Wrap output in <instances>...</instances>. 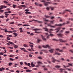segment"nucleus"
<instances>
[{"label":"nucleus","mask_w":73,"mask_h":73,"mask_svg":"<svg viewBox=\"0 0 73 73\" xmlns=\"http://www.w3.org/2000/svg\"><path fill=\"white\" fill-rule=\"evenodd\" d=\"M42 67H43V68H44V71H45V70H46V68H45V66H42Z\"/></svg>","instance_id":"ea45409f"},{"label":"nucleus","mask_w":73,"mask_h":73,"mask_svg":"<svg viewBox=\"0 0 73 73\" xmlns=\"http://www.w3.org/2000/svg\"><path fill=\"white\" fill-rule=\"evenodd\" d=\"M33 29V30H34L35 31H37V30H40V29Z\"/></svg>","instance_id":"c85d7f7f"},{"label":"nucleus","mask_w":73,"mask_h":73,"mask_svg":"<svg viewBox=\"0 0 73 73\" xmlns=\"http://www.w3.org/2000/svg\"><path fill=\"white\" fill-rule=\"evenodd\" d=\"M50 16H46V18H50Z\"/></svg>","instance_id":"13d9d810"},{"label":"nucleus","mask_w":73,"mask_h":73,"mask_svg":"<svg viewBox=\"0 0 73 73\" xmlns=\"http://www.w3.org/2000/svg\"><path fill=\"white\" fill-rule=\"evenodd\" d=\"M26 72H31V70H26Z\"/></svg>","instance_id":"bb28decb"},{"label":"nucleus","mask_w":73,"mask_h":73,"mask_svg":"<svg viewBox=\"0 0 73 73\" xmlns=\"http://www.w3.org/2000/svg\"><path fill=\"white\" fill-rule=\"evenodd\" d=\"M50 2H46V5H48V4H50Z\"/></svg>","instance_id":"c03bdc74"},{"label":"nucleus","mask_w":73,"mask_h":73,"mask_svg":"<svg viewBox=\"0 0 73 73\" xmlns=\"http://www.w3.org/2000/svg\"><path fill=\"white\" fill-rule=\"evenodd\" d=\"M70 51L72 53H73V51L72 50H70Z\"/></svg>","instance_id":"774afa93"},{"label":"nucleus","mask_w":73,"mask_h":73,"mask_svg":"<svg viewBox=\"0 0 73 73\" xmlns=\"http://www.w3.org/2000/svg\"><path fill=\"white\" fill-rule=\"evenodd\" d=\"M68 64L69 65V66H73V65L72 64L68 63Z\"/></svg>","instance_id":"4c0bfd02"},{"label":"nucleus","mask_w":73,"mask_h":73,"mask_svg":"<svg viewBox=\"0 0 73 73\" xmlns=\"http://www.w3.org/2000/svg\"><path fill=\"white\" fill-rule=\"evenodd\" d=\"M48 22V23H49V22H50V23H51V24H53V22H54V21H49L48 20H46V22Z\"/></svg>","instance_id":"39448f33"},{"label":"nucleus","mask_w":73,"mask_h":73,"mask_svg":"<svg viewBox=\"0 0 73 73\" xmlns=\"http://www.w3.org/2000/svg\"><path fill=\"white\" fill-rule=\"evenodd\" d=\"M32 21H35V22H36L37 21V22H38V23H42V22L41 21H37L35 19H33L32 20Z\"/></svg>","instance_id":"f03ea898"},{"label":"nucleus","mask_w":73,"mask_h":73,"mask_svg":"<svg viewBox=\"0 0 73 73\" xmlns=\"http://www.w3.org/2000/svg\"><path fill=\"white\" fill-rule=\"evenodd\" d=\"M63 66H64V68H66V67H69V66H65V65H63Z\"/></svg>","instance_id":"58836bf2"},{"label":"nucleus","mask_w":73,"mask_h":73,"mask_svg":"<svg viewBox=\"0 0 73 73\" xmlns=\"http://www.w3.org/2000/svg\"><path fill=\"white\" fill-rule=\"evenodd\" d=\"M56 50H58L59 52H63V51H62V50H60L58 48H57L56 49Z\"/></svg>","instance_id":"dca6fc26"},{"label":"nucleus","mask_w":73,"mask_h":73,"mask_svg":"<svg viewBox=\"0 0 73 73\" xmlns=\"http://www.w3.org/2000/svg\"><path fill=\"white\" fill-rule=\"evenodd\" d=\"M14 46L15 48H18V46L17 45H14Z\"/></svg>","instance_id":"a878e982"},{"label":"nucleus","mask_w":73,"mask_h":73,"mask_svg":"<svg viewBox=\"0 0 73 73\" xmlns=\"http://www.w3.org/2000/svg\"><path fill=\"white\" fill-rule=\"evenodd\" d=\"M5 70V68L3 67H2L1 68H0V71H1V72H2L3 70Z\"/></svg>","instance_id":"2eb2a0df"},{"label":"nucleus","mask_w":73,"mask_h":73,"mask_svg":"<svg viewBox=\"0 0 73 73\" xmlns=\"http://www.w3.org/2000/svg\"><path fill=\"white\" fill-rule=\"evenodd\" d=\"M26 14H31V13L30 12H25Z\"/></svg>","instance_id":"393cba45"},{"label":"nucleus","mask_w":73,"mask_h":73,"mask_svg":"<svg viewBox=\"0 0 73 73\" xmlns=\"http://www.w3.org/2000/svg\"><path fill=\"white\" fill-rule=\"evenodd\" d=\"M27 65L28 66H30L31 65V64H30V63H28Z\"/></svg>","instance_id":"4d7b16f0"},{"label":"nucleus","mask_w":73,"mask_h":73,"mask_svg":"<svg viewBox=\"0 0 73 73\" xmlns=\"http://www.w3.org/2000/svg\"><path fill=\"white\" fill-rule=\"evenodd\" d=\"M55 54H58V55H61V54L58 53V52H55Z\"/></svg>","instance_id":"4be33fe9"},{"label":"nucleus","mask_w":73,"mask_h":73,"mask_svg":"<svg viewBox=\"0 0 73 73\" xmlns=\"http://www.w3.org/2000/svg\"><path fill=\"white\" fill-rule=\"evenodd\" d=\"M31 66L32 67H34L35 66V65L33 64V62H32L31 63Z\"/></svg>","instance_id":"6ab92c4d"},{"label":"nucleus","mask_w":73,"mask_h":73,"mask_svg":"<svg viewBox=\"0 0 73 73\" xmlns=\"http://www.w3.org/2000/svg\"><path fill=\"white\" fill-rule=\"evenodd\" d=\"M51 31H53V30L51 29H50V30H48L47 28L46 29V31H48V32L49 33H50Z\"/></svg>","instance_id":"423d86ee"},{"label":"nucleus","mask_w":73,"mask_h":73,"mask_svg":"<svg viewBox=\"0 0 73 73\" xmlns=\"http://www.w3.org/2000/svg\"><path fill=\"white\" fill-rule=\"evenodd\" d=\"M7 7L4 5H1V8H2V9H3V8H6Z\"/></svg>","instance_id":"1a4fd4ad"},{"label":"nucleus","mask_w":73,"mask_h":73,"mask_svg":"<svg viewBox=\"0 0 73 73\" xmlns=\"http://www.w3.org/2000/svg\"><path fill=\"white\" fill-rule=\"evenodd\" d=\"M49 36H51V37H52V36H53L54 35L53 34H50L47 37V39H49Z\"/></svg>","instance_id":"0eeeda50"},{"label":"nucleus","mask_w":73,"mask_h":73,"mask_svg":"<svg viewBox=\"0 0 73 73\" xmlns=\"http://www.w3.org/2000/svg\"><path fill=\"white\" fill-rule=\"evenodd\" d=\"M23 46H24L25 47H28V45H26L25 44H24Z\"/></svg>","instance_id":"72a5a7b5"},{"label":"nucleus","mask_w":73,"mask_h":73,"mask_svg":"<svg viewBox=\"0 0 73 73\" xmlns=\"http://www.w3.org/2000/svg\"><path fill=\"white\" fill-rule=\"evenodd\" d=\"M13 34L14 35H15L14 37H17V36L18 35L16 33H13Z\"/></svg>","instance_id":"a211bd4d"},{"label":"nucleus","mask_w":73,"mask_h":73,"mask_svg":"<svg viewBox=\"0 0 73 73\" xmlns=\"http://www.w3.org/2000/svg\"><path fill=\"white\" fill-rule=\"evenodd\" d=\"M60 72H62V71H63V70H64V69H62V68H60Z\"/></svg>","instance_id":"2f4dec72"},{"label":"nucleus","mask_w":73,"mask_h":73,"mask_svg":"<svg viewBox=\"0 0 73 73\" xmlns=\"http://www.w3.org/2000/svg\"><path fill=\"white\" fill-rule=\"evenodd\" d=\"M13 32H17V31L16 30H13Z\"/></svg>","instance_id":"e2e57ef3"},{"label":"nucleus","mask_w":73,"mask_h":73,"mask_svg":"<svg viewBox=\"0 0 73 73\" xmlns=\"http://www.w3.org/2000/svg\"><path fill=\"white\" fill-rule=\"evenodd\" d=\"M0 12H4V10H0Z\"/></svg>","instance_id":"0e129e2a"},{"label":"nucleus","mask_w":73,"mask_h":73,"mask_svg":"<svg viewBox=\"0 0 73 73\" xmlns=\"http://www.w3.org/2000/svg\"><path fill=\"white\" fill-rule=\"evenodd\" d=\"M55 67L56 68H60V66L57 65V66H55Z\"/></svg>","instance_id":"cd10ccee"},{"label":"nucleus","mask_w":73,"mask_h":73,"mask_svg":"<svg viewBox=\"0 0 73 73\" xmlns=\"http://www.w3.org/2000/svg\"><path fill=\"white\" fill-rule=\"evenodd\" d=\"M4 54V53L3 52L0 53V55H3Z\"/></svg>","instance_id":"8fccbe9b"},{"label":"nucleus","mask_w":73,"mask_h":73,"mask_svg":"<svg viewBox=\"0 0 73 73\" xmlns=\"http://www.w3.org/2000/svg\"><path fill=\"white\" fill-rule=\"evenodd\" d=\"M0 18H4V17L3 16H0Z\"/></svg>","instance_id":"3c124183"},{"label":"nucleus","mask_w":73,"mask_h":73,"mask_svg":"<svg viewBox=\"0 0 73 73\" xmlns=\"http://www.w3.org/2000/svg\"><path fill=\"white\" fill-rule=\"evenodd\" d=\"M41 37H42L43 40H46V39L45 38V36H43L42 35H41Z\"/></svg>","instance_id":"4468645a"},{"label":"nucleus","mask_w":73,"mask_h":73,"mask_svg":"<svg viewBox=\"0 0 73 73\" xmlns=\"http://www.w3.org/2000/svg\"><path fill=\"white\" fill-rule=\"evenodd\" d=\"M38 65H40V64H42V63L41 62H38Z\"/></svg>","instance_id":"f704fd0d"},{"label":"nucleus","mask_w":73,"mask_h":73,"mask_svg":"<svg viewBox=\"0 0 73 73\" xmlns=\"http://www.w3.org/2000/svg\"><path fill=\"white\" fill-rule=\"evenodd\" d=\"M18 7L19 8V9H22V7L20 6H18Z\"/></svg>","instance_id":"a19ab883"},{"label":"nucleus","mask_w":73,"mask_h":73,"mask_svg":"<svg viewBox=\"0 0 73 73\" xmlns=\"http://www.w3.org/2000/svg\"><path fill=\"white\" fill-rule=\"evenodd\" d=\"M3 2H4V3H5L6 4H7V3H8V2H7L5 1H4Z\"/></svg>","instance_id":"e433bc0d"},{"label":"nucleus","mask_w":73,"mask_h":73,"mask_svg":"<svg viewBox=\"0 0 73 73\" xmlns=\"http://www.w3.org/2000/svg\"><path fill=\"white\" fill-rule=\"evenodd\" d=\"M35 5H38V4L36 2H35Z\"/></svg>","instance_id":"bf43d9fd"},{"label":"nucleus","mask_w":73,"mask_h":73,"mask_svg":"<svg viewBox=\"0 0 73 73\" xmlns=\"http://www.w3.org/2000/svg\"><path fill=\"white\" fill-rule=\"evenodd\" d=\"M41 2H43V3H44V5H45V6H46V1H41Z\"/></svg>","instance_id":"f3484780"},{"label":"nucleus","mask_w":73,"mask_h":73,"mask_svg":"<svg viewBox=\"0 0 73 73\" xmlns=\"http://www.w3.org/2000/svg\"><path fill=\"white\" fill-rule=\"evenodd\" d=\"M9 72H14L15 71L13 70H10L9 71Z\"/></svg>","instance_id":"5fc2aeb1"},{"label":"nucleus","mask_w":73,"mask_h":73,"mask_svg":"<svg viewBox=\"0 0 73 73\" xmlns=\"http://www.w3.org/2000/svg\"><path fill=\"white\" fill-rule=\"evenodd\" d=\"M9 44H11V45H15V44L11 42H9Z\"/></svg>","instance_id":"ddd939ff"},{"label":"nucleus","mask_w":73,"mask_h":73,"mask_svg":"<svg viewBox=\"0 0 73 73\" xmlns=\"http://www.w3.org/2000/svg\"><path fill=\"white\" fill-rule=\"evenodd\" d=\"M70 32L69 31H66L65 32V33H66V34H68V33H69Z\"/></svg>","instance_id":"b1692460"},{"label":"nucleus","mask_w":73,"mask_h":73,"mask_svg":"<svg viewBox=\"0 0 73 73\" xmlns=\"http://www.w3.org/2000/svg\"><path fill=\"white\" fill-rule=\"evenodd\" d=\"M10 60H11V61H14V59L12 58H9Z\"/></svg>","instance_id":"7c9ffc66"},{"label":"nucleus","mask_w":73,"mask_h":73,"mask_svg":"<svg viewBox=\"0 0 73 73\" xmlns=\"http://www.w3.org/2000/svg\"><path fill=\"white\" fill-rule=\"evenodd\" d=\"M60 28H61L58 27L55 29V30H56L57 31L56 32V33H57V32H58V31L60 30Z\"/></svg>","instance_id":"6e6552de"},{"label":"nucleus","mask_w":73,"mask_h":73,"mask_svg":"<svg viewBox=\"0 0 73 73\" xmlns=\"http://www.w3.org/2000/svg\"><path fill=\"white\" fill-rule=\"evenodd\" d=\"M70 30L71 31H73V29L72 28H71L70 29Z\"/></svg>","instance_id":"338daca9"},{"label":"nucleus","mask_w":73,"mask_h":73,"mask_svg":"<svg viewBox=\"0 0 73 73\" xmlns=\"http://www.w3.org/2000/svg\"><path fill=\"white\" fill-rule=\"evenodd\" d=\"M57 35L58 36H59V37H61L62 35H63V34H57Z\"/></svg>","instance_id":"f8f14e48"},{"label":"nucleus","mask_w":73,"mask_h":73,"mask_svg":"<svg viewBox=\"0 0 73 73\" xmlns=\"http://www.w3.org/2000/svg\"><path fill=\"white\" fill-rule=\"evenodd\" d=\"M29 46L31 47V48H33V45H31V44H29Z\"/></svg>","instance_id":"603ef678"},{"label":"nucleus","mask_w":73,"mask_h":73,"mask_svg":"<svg viewBox=\"0 0 73 73\" xmlns=\"http://www.w3.org/2000/svg\"><path fill=\"white\" fill-rule=\"evenodd\" d=\"M40 40H39V39H38L37 40V42L38 43H39V42H40Z\"/></svg>","instance_id":"49530a36"},{"label":"nucleus","mask_w":73,"mask_h":73,"mask_svg":"<svg viewBox=\"0 0 73 73\" xmlns=\"http://www.w3.org/2000/svg\"><path fill=\"white\" fill-rule=\"evenodd\" d=\"M29 56L30 57H32V56L31 54L29 55Z\"/></svg>","instance_id":"69168bd1"},{"label":"nucleus","mask_w":73,"mask_h":73,"mask_svg":"<svg viewBox=\"0 0 73 73\" xmlns=\"http://www.w3.org/2000/svg\"><path fill=\"white\" fill-rule=\"evenodd\" d=\"M9 66H11V65H12V63L10 62L9 63Z\"/></svg>","instance_id":"79ce46f5"},{"label":"nucleus","mask_w":73,"mask_h":73,"mask_svg":"<svg viewBox=\"0 0 73 73\" xmlns=\"http://www.w3.org/2000/svg\"><path fill=\"white\" fill-rule=\"evenodd\" d=\"M52 62H55V61H57L58 62H60V61L56 60L55 58H54L53 57L52 58Z\"/></svg>","instance_id":"f257e3e1"},{"label":"nucleus","mask_w":73,"mask_h":73,"mask_svg":"<svg viewBox=\"0 0 73 73\" xmlns=\"http://www.w3.org/2000/svg\"><path fill=\"white\" fill-rule=\"evenodd\" d=\"M7 39L8 40H11V39H10L9 37H7Z\"/></svg>","instance_id":"de8ad7c7"},{"label":"nucleus","mask_w":73,"mask_h":73,"mask_svg":"<svg viewBox=\"0 0 73 73\" xmlns=\"http://www.w3.org/2000/svg\"><path fill=\"white\" fill-rule=\"evenodd\" d=\"M13 55H11L9 57H13Z\"/></svg>","instance_id":"052dcab7"},{"label":"nucleus","mask_w":73,"mask_h":73,"mask_svg":"<svg viewBox=\"0 0 73 73\" xmlns=\"http://www.w3.org/2000/svg\"><path fill=\"white\" fill-rule=\"evenodd\" d=\"M66 11H68V12H70V11H69V10H65L62 13V14L64 15V13H65L66 12Z\"/></svg>","instance_id":"20e7f679"},{"label":"nucleus","mask_w":73,"mask_h":73,"mask_svg":"<svg viewBox=\"0 0 73 73\" xmlns=\"http://www.w3.org/2000/svg\"><path fill=\"white\" fill-rule=\"evenodd\" d=\"M21 7H25L26 6L25 5H21Z\"/></svg>","instance_id":"864d4df0"},{"label":"nucleus","mask_w":73,"mask_h":73,"mask_svg":"<svg viewBox=\"0 0 73 73\" xmlns=\"http://www.w3.org/2000/svg\"><path fill=\"white\" fill-rule=\"evenodd\" d=\"M59 41L60 42H66V40H64L62 39H60Z\"/></svg>","instance_id":"7ed1b4c3"},{"label":"nucleus","mask_w":73,"mask_h":73,"mask_svg":"<svg viewBox=\"0 0 73 73\" xmlns=\"http://www.w3.org/2000/svg\"><path fill=\"white\" fill-rule=\"evenodd\" d=\"M14 23H15V22H10L9 23L10 24H13Z\"/></svg>","instance_id":"c756f323"},{"label":"nucleus","mask_w":73,"mask_h":73,"mask_svg":"<svg viewBox=\"0 0 73 73\" xmlns=\"http://www.w3.org/2000/svg\"><path fill=\"white\" fill-rule=\"evenodd\" d=\"M29 26H30L29 25H27H27H23V27H29Z\"/></svg>","instance_id":"5701e85b"},{"label":"nucleus","mask_w":73,"mask_h":73,"mask_svg":"<svg viewBox=\"0 0 73 73\" xmlns=\"http://www.w3.org/2000/svg\"><path fill=\"white\" fill-rule=\"evenodd\" d=\"M43 21H45V22L46 21V19L45 18L43 19Z\"/></svg>","instance_id":"680f3d73"},{"label":"nucleus","mask_w":73,"mask_h":73,"mask_svg":"<svg viewBox=\"0 0 73 73\" xmlns=\"http://www.w3.org/2000/svg\"><path fill=\"white\" fill-rule=\"evenodd\" d=\"M20 63V64L21 65H23V62H21Z\"/></svg>","instance_id":"09e8293b"},{"label":"nucleus","mask_w":73,"mask_h":73,"mask_svg":"<svg viewBox=\"0 0 73 73\" xmlns=\"http://www.w3.org/2000/svg\"><path fill=\"white\" fill-rule=\"evenodd\" d=\"M13 8H16V6L15 5H13Z\"/></svg>","instance_id":"c9c22d12"},{"label":"nucleus","mask_w":73,"mask_h":73,"mask_svg":"<svg viewBox=\"0 0 73 73\" xmlns=\"http://www.w3.org/2000/svg\"><path fill=\"white\" fill-rule=\"evenodd\" d=\"M65 23H63L62 25H61V24H59V25L56 24V25H56V26H59L60 27H61V26H62V25H65Z\"/></svg>","instance_id":"9d476101"},{"label":"nucleus","mask_w":73,"mask_h":73,"mask_svg":"<svg viewBox=\"0 0 73 73\" xmlns=\"http://www.w3.org/2000/svg\"><path fill=\"white\" fill-rule=\"evenodd\" d=\"M46 48H50V46H49L48 45H46Z\"/></svg>","instance_id":"aec40b11"},{"label":"nucleus","mask_w":73,"mask_h":73,"mask_svg":"<svg viewBox=\"0 0 73 73\" xmlns=\"http://www.w3.org/2000/svg\"><path fill=\"white\" fill-rule=\"evenodd\" d=\"M25 11L26 12H28V11H29V10L28 9H26V10H25Z\"/></svg>","instance_id":"6e6d98bb"},{"label":"nucleus","mask_w":73,"mask_h":73,"mask_svg":"<svg viewBox=\"0 0 73 73\" xmlns=\"http://www.w3.org/2000/svg\"><path fill=\"white\" fill-rule=\"evenodd\" d=\"M59 21H60V22H62L63 21V20H62V19L60 18L59 20Z\"/></svg>","instance_id":"473e14b6"},{"label":"nucleus","mask_w":73,"mask_h":73,"mask_svg":"<svg viewBox=\"0 0 73 73\" xmlns=\"http://www.w3.org/2000/svg\"><path fill=\"white\" fill-rule=\"evenodd\" d=\"M8 33H12L13 32L12 31H8Z\"/></svg>","instance_id":"37998d69"},{"label":"nucleus","mask_w":73,"mask_h":73,"mask_svg":"<svg viewBox=\"0 0 73 73\" xmlns=\"http://www.w3.org/2000/svg\"><path fill=\"white\" fill-rule=\"evenodd\" d=\"M5 17H6V18H7V17H8V15H9V14L7 13L6 14H5Z\"/></svg>","instance_id":"412c9836"},{"label":"nucleus","mask_w":73,"mask_h":73,"mask_svg":"<svg viewBox=\"0 0 73 73\" xmlns=\"http://www.w3.org/2000/svg\"><path fill=\"white\" fill-rule=\"evenodd\" d=\"M53 51H54V49H51V50H49L50 52V53H52Z\"/></svg>","instance_id":"9b49d317"},{"label":"nucleus","mask_w":73,"mask_h":73,"mask_svg":"<svg viewBox=\"0 0 73 73\" xmlns=\"http://www.w3.org/2000/svg\"><path fill=\"white\" fill-rule=\"evenodd\" d=\"M56 25H55V26H51V28H55V27H56Z\"/></svg>","instance_id":"a18cd8bd"}]
</instances>
